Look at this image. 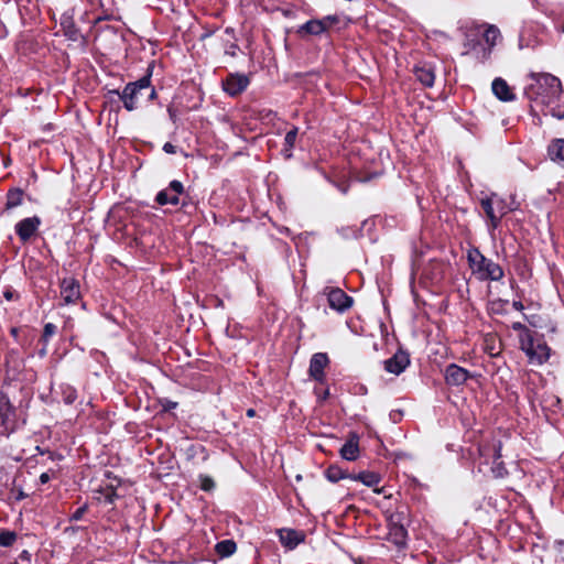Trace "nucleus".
Returning a JSON list of instances; mask_svg holds the SVG:
<instances>
[{
    "label": "nucleus",
    "instance_id": "nucleus-1",
    "mask_svg": "<svg viewBox=\"0 0 564 564\" xmlns=\"http://www.w3.org/2000/svg\"><path fill=\"white\" fill-rule=\"evenodd\" d=\"M530 77L535 84L530 86L528 94H530V96L534 95L535 100L547 106L553 117L558 119L564 118V104L554 106L556 101H560L563 95L560 79L549 73H532Z\"/></svg>",
    "mask_w": 564,
    "mask_h": 564
},
{
    "label": "nucleus",
    "instance_id": "nucleus-2",
    "mask_svg": "<svg viewBox=\"0 0 564 564\" xmlns=\"http://www.w3.org/2000/svg\"><path fill=\"white\" fill-rule=\"evenodd\" d=\"M467 260L473 273L479 280L499 281L503 276L500 265L485 258L476 248L468 250Z\"/></svg>",
    "mask_w": 564,
    "mask_h": 564
},
{
    "label": "nucleus",
    "instance_id": "nucleus-3",
    "mask_svg": "<svg viewBox=\"0 0 564 564\" xmlns=\"http://www.w3.org/2000/svg\"><path fill=\"white\" fill-rule=\"evenodd\" d=\"M480 205L489 219V226L492 230L498 227L500 219L505 215L516 209L514 206L509 205L506 199L499 197L497 194L482 197Z\"/></svg>",
    "mask_w": 564,
    "mask_h": 564
},
{
    "label": "nucleus",
    "instance_id": "nucleus-4",
    "mask_svg": "<svg viewBox=\"0 0 564 564\" xmlns=\"http://www.w3.org/2000/svg\"><path fill=\"white\" fill-rule=\"evenodd\" d=\"M520 347L529 357L530 361L539 365L549 358V347L540 339H535L532 333L519 335Z\"/></svg>",
    "mask_w": 564,
    "mask_h": 564
},
{
    "label": "nucleus",
    "instance_id": "nucleus-5",
    "mask_svg": "<svg viewBox=\"0 0 564 564\" xmlns=\"http://www.w3.org/2000/svg\"><path fill=\"white\" fill-rule=\"evenodd\" d=\"M151 86L150 76H143L137 82L129 83L126 85L123 90L120 93L118 90H113L121 101L123 102L124 108L128 111H133L138 107V100L143 89H149Z\"/></svg>",
    "mask_w": 564,
    "mask_h": 564
},
{
    "label": "nucleus",
    "instance_id": "nucleus-6",
    "mask_svg": "<svg viewBox=\"0 0 564 564\" xmlns=\"http://www.w3.org/2000/svg\"><path fill=\"white\" fill-rule=\"evenodd\" d=\"M61 297L65 304H76L80 299L79 282L72 278H64L61 282Z\"/></svg>",
    "mask_w": 564,
    "mask_h": 564
},
{
    "label": "nucleus",
    "instance_id": "nucleus-7",
    "mask_svg": "<svg viewBox=\"0 0 564 564\" xmlns=\"http://www.w3.org/2000/svg\"><path fill=\"white\" fill-rule=\"evenodd\" d=\"M183 184L178 181H172L170 185L158 193L156 203L160 205H177L180 203L178 196L183 193Z\"/></svg>",
    "mask_w": 564,
    "mask_h": 564
},
{
    "label": "nucleus",
    "instance_id": "nucleus-8",
    "mask_svg": "<svg viewBox=\"0 0 564 564\" xmlns=\"http://www.w3.org/2000/svg\"><path fill=\"white\" fill-rule=\"evenodd\" d=\"M249 85V78L242 74H230L224 82V90L230 96L241 94Z\"/></svg>",
    "mask_w": 564,
    "mask_h": 564
},
{
    "label": "nucleus",
    "instance_id": "nucleus-9",
    "mask_svg": "<svg viewBox=\"0 0 564 564\" xmlns=\"http://www.w3.org/2000/svg\"><path fill=\"white\" fill-rule=\"evenodd\" d=\"M41 225V219L37 216L24 218L15 225V232L20 240L25 242L35 235Z\"/></svg>",
    "mask_w": 564,
    "mask_h": 564
},
{
    "label": "nucleus",
    "instance_id": "nucleus-10",
    "mask_svg": "<svg viewBox=\"0 0 564 564\" xmlns=\"http://www.w3.org/2000/svg\"><path fill=\"white\" fill-rule=\"evenodd\" d=\"M410 364L409 355L403 351H397L391 358L384 361V369L393 375H400Z\"/></svg>",
    "mask_w": 564,
    "mask_h": 564
},
{
    "label": "nucleus",
    "instance_id": "nucleus-11",
    "mask_svg": "<svg viewBox=\"0 0 564 564\" xmlns=\"http://www.w3.org/2000/svg\"><path fill=\"white\" fill-rule=\"evenodd\" d=\"M327 299L329 306L338 312H344L352 304L351 297L340 289H330Z\"/></svg>",
    "mask_w": 564,
    "mask_h": 564
},
{
    "label": "nucleus",
    "instance_id": "nucleus-12",
    "mask_svg": "<svg viewBox=\"0 0 564 564\" xmlns=\"http://www.w3.org/2000/svg\"><path fill=\"white\" fill-rule=\"evenodd\" d=\"M469 377H470V375L466 369H464L455 364H452L446 367L445 380H446L447 384L460 386V384L465 383Z\"/></svg>",
    "mask_w": 564,
    "mask_h": 564
},
{
    "label": "nucleus",
    "instance_id": "nucleus-13",
    "mask_svg": "<svg viewBox=\"0 0 564 564\" xmlns=\"http://www.w3.org/2000/svg\"><path fill=\"white\" fill-rule=\"evenodd\" d=\"M328 364V357L326 354L317 352L314 354L310 361V375L317 381H323L324 369Z\"/></svg>",
    "mask_w": 564,
    "mask_h": 564
},
{
    "label": "nucleus",
    "instance_id": "nucleus-14",
    "mask_svg": "<svg viewBox=\"0 0 564 564\" xmlns=\"http://www.w3.org/2000/svg\"><path fill=\"white\" fill-rule=\"evenodd\" d=\"M286 550L295 549L305 540L304 531H274Z\"/></svg>",
    "mask_w": 564,
    "mask_h": 564
},
{
    "label": "nucleus",
    "instance_id": "nucleus-15",
    "mask_svg": "<svg viewBox=\"0 0 564 564\" xmlns=\"http://www.w3.org/2000/svg\"><path fill=\"white\" fill-rule=\"evenodd\" d=\"M337 21L335 17H327L323 20H311L301 26V31L307 34L318 35L326 31L333 23Z\"/></svg>",
    "mask_w": 564,
    "mask_h": 564
},
{
    "label": "nucleus",
    "instance_id": "nucleus-16",
    "mask_svg": "<svg viewBox=\"0 0 564 564\" xmlns=\"http://www.w3.org/2000/svg\"><path fill=\"white\" fill-rule=\"evenodd\" d=\"M491 88L495 96L502 101H511L516 97L510 86L502 78H496L492 82Z\"/></svg>",
    "mask_w": 564,
    "mask_h": 564
},
{
    "label": "nucleus",
    "instance_id": "nucleus-17",
    "mask_svg": "<svg viewBox=\"0 0 564 564\" xmlns=\"http://www.w3.org/2000/svg\"><path fill=\"white\" fill-rule=\"evenodd\" d=\"M547 156L551 161L564 166V139H553L547 147Z\"/></svg>",
    "mask_w": 564,
    "mask_h": 564
},
{
    "label": "nucleus",
    "instance_id": "nucleus-18",
    "mask_svg": "<svg viewBox=\"0 0 564 564\" xmlns=\"http://www.w3.org/2000/svg\"><path fill=\"white\" fill-rule=\"evenodd\" d=\"M414 74L419 82L426 87H432L435 80V74L430 65H420L414 68Z\"/></svg>",
    "mask_w": 564,
    "mask_h": 564
},
{
    "label": "nucleus",
    "instance_id": "nucleus-19",
    "mask_svg": "<svg viewBox=\"0 0 564 564\" xmlns=\"http://www.w3.org/2000/svg\"><path fill=\"white\" fill-rule=\"evenodd\" d=\"M359 455L358 442L355 438L348 440L340 448V456L346 460H355Z\"/></svg>",
    "mask_w": 564,
    "mask_h": 564
},
{
    "label": "nucleus",
    "instance_id": "nucleus-20",
    "mask_svg": "<svg viewBox=\"0 0 564 564\" xmlns=\"http://www.w3.org/2000/svg\"><path fill=\"white\" fill-rule=\"evenodd\" d=\"M325 477L330 481V482H337L341 479H351V476L352 474H349L347 473L346 470H344L343 468H340L339 466L337 465H330L326 470H325Z\"/></svg>",
    "mask_w": 564,
    "mask_h": 564
},
{
    "label": "nucleus",
    "instance_id": "nucleus-21",
    "mask_svg": "<svg viewBox=\"0 0 564 564\" xmlns=\"http://www.w3.org/2000/svg\"><path fill=\"white\" fill-rule=\"evenodd\" d=\"M351 480L360 481L367 487H375L377 486L381 478L378 474L372 471H361L357 475L351 476Z\"/></svg>",
    "mask_w": 564,
    "mask_h": 564
},
{
    "label": "nucleus",
    "instance_id": "nucleus-22",
    "mask_svg": "<svg viewBox=\"0 0 564 564\" xmlns=\"http://www.w3.org/2000/svg\"><path fill=\"white\" fill-rule=\"evenodd\" d=\"M237 550L236 542L234 540H224L215 545V552L220 558L232 555Z\"/></svg>",
    "mask_w": 564,
    "mask_h": 564
},
{
    "label": "nucleus",
    "instance_id": "nucleus-23",
    "mask_svg": "<svg viewBox=\"0 0 564 564\" xmlns=\"http://www.w3.org/2000/svg\"><path fill=\"white\" fill-rule=\"evenodd\" d=\"M408 531H388L383 540L393 543L397 547L405 546L408 540Z\"/></svg>",
    "mask_w": 564,
    "mask_h": 564
},
{
    "label": "nucleus",
    "instance_id": "nucleus-24",
    "mask_svg": "<svg viewBox=\"0 0 564 564\" xmlns=\"http://www.w3.org/2000/svg\"><path fill=\"white\" fill-rule=\"evenodd\" d=\"M12 409L8 397L0 393V426L4 425L11 415Z\"/></svg>",
    "mask_w": 564,
    "mask_h": 564
},
{
    "label": "nucleus",
    "instance_id": "nucleus-25",
    "mask_svg": "<svg viewBox=\"0 0 564 564\" xmlns=\"http://www.w3.org/2000/svg\"><path fill=\"white\" fill-rule=\"evenodd\" d=\"M23 192L19 188L10 189L7 195V208L11 209L22 204Z\"/></svg>",
    "mask_w": 564,
    "mask_h": 564
},
{
    "label": "nucleus",
    "instance_id": "nucleus-26",
    "mask_svg": "<svg viewBox=\"0 0 564 564\" xmlns=\"http://www.w3.org/2000/svg\"><path fill=\"white\" fill-rule=\"evenodd\" d=\"M499 36L500 32L496 26H488V29L484 33V40L489 45V50L496 44Z\"/></svg>",
    "mask_w": 564,
    "mask_h": 564
},
{
    "label": "nucleus",
    "instance_id": "nucleus-27",
    "mask_svg": "<svg viewBox=\"0 0 564 564\" xmlns=\"http://www.w3.org/2000/svg\"><path fill=\"white\" fill-rule=\"evenodd\" d=\"M17 540L14 531H1L0 533V545L10 546Z\"/></svg>",
    "mask_w": 564,
    "mask_h": 564
},
{
    "label": "nucleus",
    "instance_id": "nucleus-28",
    "mask_svg": "<svg viewBox=\"0 0 564 564\" xmlns=\"http://www.w3.org/2000/svg\"><path fill=\"white\" fill-rule=\"evenodd\" d=\"M56 333V326L52 323H47L44 325L43 335H42V343H45V346H47L50 338Z\"/></svg>",
    "mask_w": 564,
    "mask_h": 564
},
{
    "label": "nucleus",
    "instance_id": "nucleus-29",
    "mask_svg": "<svg viewBox=\"0 0 564 564\" xmlns=\"http://www.w3.org/2000/svg\"><path fill=\"white\" fill-rule=\"evenodd\" d=\"M296 137H297V128H293L292 130H290L286 133L285 139H284V143L288 147V150H290L291 148L294 147Z\"/></svg>",
    "mask_w": 564,
    "mask_h": 564
},
{
    "label": "nucleus",
    "instance_id": "nucleus-30",
    "mask_svg": "<svg viewBox=\"0 0 564 564\" xmlns=\"http://www.w3.org/2000/svg\"><path fill=\"white\" fill-rule=\"evenodd\" d=\"M63 394H64V401L67 404H72L76 400V398H77L76 390L73 389L72 387H67L64 390Z\"/></svg>",
    "mask_w": 564,
    "mask_h": 564
},
{
    "label": "nucleus",
    "instance_id": "nucleus-31",
    "mask_svg": "<svg viewBox=\"0 0 564 564\" xmlns=\"http://www.w3.org/2000/svg\"><path fill=\"white\" fill-rule=\"evenodd\" d=\"M215 486L214 480L207 476H200V488L205 491H209Z\"/></svg>",
    "mask_w": 564,
    "mask_h": 564
},
{
    "label": "nucleus",
    "instance_id": "nucleus-32",
    "mask_svg": "<svg viewBox=\"0 0 564 564\" xmlns=\"http://www.w3.org/2000/svg\"><path fill=\"white\" fill-rule=\"evenodd\" d=\"M512 328L514 330H518L520 332V335H524L525 333H532L527 326H524L522 323L520 322H516L512 324Z\"/></svg>",
    "mask_w": 564,
    "mask_h": 564
},
{
    "label": "nucleus",
    "instance_id": "nucleus-33",
    "mask_svg": "<svg viewBox=\"0 0 564 564\" xmlns=\"http://www.w3.org/2000/svg\"><path fill=\"white\" fill-rule=\"evenodd\" d=\"M86 506L79 507L72 516V519L79 520L83 514L86 512Z\"/></svg>",
    "mask_w": 564,
    "mask_h": 564
},
{
    "label": "nucleus",
    "instance_id": "nucleus-34",
    "mask_svg": "<svg viewBox=\"0 0 564 564\" xmlns=\"http://www.w3.org/2000/svg\"><path fill=\"white\" fill-rule=\"evenodd\" d=\"M238 46L236 44H230L226 47L225 53L229 56L235 57L237 55Z\"/></svg>",
    "mask_w": 564,
    "mask_h": 564
},
{
    "label": "nucleus",
    "instance_id": "nucleus-35",
    "mask_svg": "<svg viewBox=\"0 0 564 564\" xmlns=\"http://www.w3.org/2000/svg\"><path fill=\"white\" fill-rule=\"evenodd\" d=\"M163 150L164 152L169 153V154H174L176 153V147L173 145L172 143L170 142H166L164 145H163Z\"/></svg>",
    "mask_w": 564,
    "mask_h": 564
},
{
    "label": "nucleus",
    "instance_id": "nucleus-36",
    "mask_svg": "<svg viewBox=\"0 0 564 564\" xmlns=\"http://www.w3.org/2000/svg\"><path fill=\"white\" fill-rule=\"evenodd\" d=\"M497 471V476H503L505 468L502 467V463H497V468L495 469Z\"/></svg>",
    "mask_w": 564,
    "mask_h": 564
},
{
    "label": "nucleus",
    "instance_id": "nucleus-37",
    "mask_svg": "<svg viewBox=\"0 0 564 564\" xmlns=\"http://www.w3.org/2000/svg\"><path fill=\"white\" fill-rule=\"evenodd\" d=\"M50 479H51V477H50V475L47 473H43L40 476L41 484H46V482L50 481Z\"/></svg>",
    "mask_w": 564,
    "mask_h": 564
},
{
    "label": "nucleus",
    "instance_id": "nucleus-38",
    "mask_svg": "<svg viewBox=\"0 0 564 564\" xmlns=\"http://www.w3.org/2000/svg\"><path fill=\"white\" fill-rule=\"evenodd\" d=\"M500 457H501L500 445H497V446L495 445V454H494L495 462L498 460Z\"/></svg>",
    "mask_w": 564,
    "mask_h": 564
},
{
    "label": "nucleus",
    "instance_id": "nucleus-39",
    "mask_svg": "<svg viewBox=\"0 0 564 564\" xmlns=\"http://www.w3.org/2000/svg\"><path fill=\"white\" fill-rule=\"evenodd\" d=\"M556 545H557L558 553L563 555V560H564V541L557 542Z\"/></svg>",
    "mask_w": 564,
    "mask_h": 564
},
{
    "label": "nucleus",
    "instance_id": "nucleus-40",
    "mask_svg": "<svg viewBox=\"0 0 564 564\" xmlns=\"http://www.w3.org/2000/svg\"><path fill=\"white\" fill-rule=\"evenodd\" d=\"M4 297L8 300V301H11L13 297H14V292L11 291V290H7L4 292Z\"/></svg>",
    "mask_w": 564,
    "mask_h": 564
},
{
    "label": "nucleus",
    "instance_id": "nucleus-41",
    "mask_svg": "<svg viewBox=\"0 0 564 564\" xmlns=\"http://www.w3.org/2000/svg\"><path fill=\"white\" fill-rule=\"evenodd\" d=\"M512 305L517 311H522L524 308L523 304L519 301H514Z\"/></svg>",
    "mask_w": 564,
    "mask_h": 564
},
{
    "label": "nucleus",
    "instance_id": "nucleus-42",
    "mask_svg": "<svg viewBox=\"0 0 564 564\" xmlns=\"http://www.w3.org/2000/svg\"><path fill=\"white\" fill-rule=\"evenodd\" d=\"M113 496H115V492L112 490H110L108 494H106L107 501L111 503L113 501Z\"/></svg>",
    "mask_w": 564,
    "mask_h": 564
},
{
    "label": "nucleus",
    "instance_id": "nucleus-43",
    "mask_svg": "<svg viewBox=\"0 0 564 564\" xmlns=\"http://www.w3.org/2000/svg\"><path fill=\"white\" fill-rule=\"evenodd\" d=\"M47 346H45V343H43V347L39 350V355L41 357H44L46 355Z\"/></svg>",
    "mask_w": 564,
    "mask_h": 564
},
{
    "label": "nucleus",
    "instance_id": "nucleus-44",
    "mask_svg": "<svg viewBox=\"0 0 564 564\" xmlns=\"http://www.w3.org/2000/svg\"><path fill=\"white\" fill-rule=\"evenodd\" d=\"M247 415H248V416H250V417H252V416H254V415H256V411H254L253 409H249V410L247 411Z\"/></svg>",
    "mask_w": 564,
    "mask_h": 564
},
{
    "label": "nucleus",
    "instance_id": "nucleus-45",
    "mask_svg": "<svg viewBox=\"0 0 564 564\" xmlns=\"http://www.w3.org/2000/svg\"><path fill=\"white\" fill-rule=\"evenodd\" d=\"M155 96H156L155 90L153 88H151L150 98L153 99V98H155Z\"/></svg>",
    "mask_w": 564,
    "mask_h": 564
},
{
    "label": "nucleus",
    "instance_id": "nucleus-46",
    "mask_svg": "<svg viewBox=\"0 0 564 564\" xmlns=\"http://www.w3.org/2000/svg\"><path fill=\"white\" fill-rule=\"evenodd\" d=\"M328 394H329L328 390H325V391L323 392V399H326V398L328 397Z\"/></svg>",
    "mask_w": 564,
    "mask_h": 564
},
{
    "label": "nucleus",
    "instance_id": "nucleus-47",
    "mask_svg": "<svg viewBox=\"0 0 564 564\" xmlns=\"http://www.w3.org/2000/svg\"><path fill=\"white\" fill-rule=\"evenodd\" d=\"M22 498H24V495H23V492H22V491H20V492H19V495H18V497H17V499H22Z\"/></svg>",
    "mask_w": 564,
    "mask_h": 564
},
{
    "label": "nucleus",
    "instance_id": "nucleus-48",
    "mask_svg": "<svg viewBox=\"0 0 564 564\" xmlns=\"http://www.w3.org/2000/svg\"><path fill=\"white\" fill-rule=\"evenodd\" d=\"M26 555H29V554H28V552H26V551H24V552H23V554H22V556H23V557H26Z\"/></svg>",
    "mask_w": 564,
    "mask_h": 564
},
{
    "label": "nucleus",
    "instance_id": "nucleus-49",
    "mask_svg": "<svg viewBox=\"0 0 564 564\" xmlns=\"http://www.w3.org/2000/svg\"><path fill=\"white\" fill-rule=\"evenodd\" d=\"M296 479H297V480H301V479H302V476H301V475H297V476H296Z\"/></svg>",
    "mask_w": 564,
    "mask_h": 564
}]
</instances>
